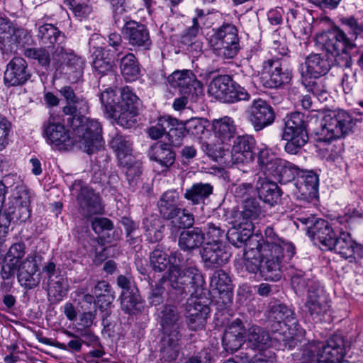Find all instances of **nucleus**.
<instances>
[{"label":"nucleus","mask_w":363,"mask_h":363,"mask_svg":"<svg viewBox=\"0 0 363 363\" xmlns=\"http://www.w3.org/2000/svg\"><path fill=\"white\" fill-rule=\"evenodd\" d=\"M120 302L121 310L128 315H138L145 310V302L141 298L138 289L121 294Z\"/></svg>","instance_id":"34"},{"label":"nucleus","mask_w":363,"mask_h":363,"mask_svg":"<svg viewBox=\"0 0 363 363\" xmlns=\"http://www.w3.org/2000/svg\"><path fill=\"white\" fill-rule=\"evenodd\" d=\"M160 318L164 335L180 333L179 331L180 316L175 306H166L161 311Z\"/></svg>","instance_id":"35"},{"label":"nucleus","mask_w":363,"mask_h":363,"mask_svg":"<svg viewBox=\"0 0 363 363\" xmlns=\"http://www.w3.org/2000/svg\"><path fill=\"white\" fill-rule=\"evenodd\" d=\"M249 225L245 230L233 225L226 235L228 241L237 247L245 245L244 267L247 272H259L265 280H279L283 264L295 254L294 245L279 238L271 227L265 229L264 239L253 235Z\"/></svg>","instance_id":"1"},{"label":"nucleus","mask_w":363,"mask_h":363,"mask_svg":"<svg viewBox=\"0 0 363 363\" xmlns=\"http://www.w3.org/2000/svg\"><path fill=\"white\" fill-rule=\"evenodd\" d=\"M210 46L213 52L222 59H233L240 50L238 30L232 23H223L213 30Z\"/></svg>","instance_id":"6"},{"label":"nucleus","mask_w":363,"mask_h":363,"mask_svg":"<svg viewBox=\"0 0 363 363\" xmlns=\"http://www.w3.org/2000/svg\"><path fill=\"white\" fill-rule=\"evenodd\" d=\"M230 253L223 242H206L201 251V258L208 268H214L227 263Z\"/></svg>","instance_id":"16"},{"label":"nucleus","mask_w":363,"mask_h":363,"mask_svg":"<svg viewBox=\"0 0 363 363\" xmlns=\"http://www.w3.org/2000/svg\"><path fill=\"white\" fill-rule=\"evenodd\" d=\"M24 55L26 57L37 60L43 67H48L52 62L50 54L45 48H27L24 51Z\"/></svg>","instance_id":"60"},{"label":"nucleus","mask_w":363,"mask_h":363,"mask_svg":"<svg viewBox=\"0 0 363 363\" xmlns=\"http://www.w3.org/2000/svg\"><path fill=\"white\" fill-rule=\"evenodd\" d=\"M294 313L286 305L275 303L269 306V318L278 323L288 325L293 320Z\"/></svg>","instance_id":"45"},{"label":"nucleus","mask_w":363,"mask_h":363,"mask_svg":"<svg viewBox=\"0 0 363 363\" xmlns=\"http://www.w3.org/2000/svg\"><path fill=\"white\" fill-rule=\"evenodd\" d=\"M241 211L248 218L255 220L261 213V208L259 202L255 199L250 198L243 201Z\"/></svg>","instance_id":"64"},{"label":"nucleus","mask_w":363,"mask_h":363,"mask_svg":"<svg viewBox=\"0 0 363 363\" xmlns=\"http://www.w3.org/2000/svg\"><path fill=\"white\" fill-rule=\"evenodd\" d=\"M18 270V267L15 264H11L9 262L4 260L0 271V277L2 281L0 284V289L5 292H9L13 286L14 282L16 270Z\"/></svg>","instance_id":"46"},{"label":"nucleus","mask_w":363,"mask_h":363,"mask_svg":"<svg viewBox=\"0 0 363 363\" xmlns=\"http://www.w3.org/2000/svg\"><path fill=\"white\" fill-rule=\"evenodd\" d=\"M247 341L249 347L254 350H263L267 345L269 335L260 327L253 325L247 331Z\"/></svg>","instance_id":"44"},{"label":"nucleus","mask_w":363,"mask_h":363,"mask_svg":"<svg viewBox=\"0 0 363 363\" xmlns=\"http://www.w3.org/2000/svg\"><path fill=\"white\" fill-rule=\"evenodd\" d=\"M250 94L246 89L232 81L228 91L226 103H234L242 100H248Z\"/></svg>","instance_id":"61"},{"label":"nucleus","mask_w":363,"mask_h":363,"mask_svg":"<svg viewBox=\"0 0 363 363\" xmlns=\"http://www.w3.org/2000/svg\"><path fill=\"white\" fill-rule=\"evenodd\" d=\"M69 9L80 20L87 18L92 12V6L89 0H71Z\"/></svg>","instance_id":"59"},{"label":"nucleus","mask_w":363,"mask_h":363,"mask_svg":"<svg viewBox=\"0 0 363 363\" xmlns=\"http://www.w3.org/2000/svg\"><path fill=\"white\" fill-rule=\"evenodd\" d=\"M169 121V116L160 117L156 124L151 125L147 129L148 136L152 140H157L162 138L169 127V125H171Z\"/></svg>","instance_id":"57"},{"label":"nucleus","mask_w":363,"mask_h":363,"mask_svg":"<svg viewBox=\"0 0 363 363\" xmlns=\"http://www.w3.org/2000/svg\"><path fill=\"white\" fill-rule=\"evenodd\" d=\"M125 168V176L130 186L135 190V188L141 183L140 174H141V167L138 162L133 160L129 162L128 164L123 166Z\"/></svg>","instance_id":"56"},{"label":"nucleus","mask_w":363,"mask_h":363,"mask_svg":"<svg viewBox=\"0 0 363 363\" xmlns=\"http://www.w3.org/2000/svg\"><path fill=\"white\" fill-rule=\"evenodd\" d=\"M120 69L126 81H134L140 74L138 62L133 53H128L121 59Z\"/></svg>","instance_id":"42"},{"label":"nucleus","mask_w":363,"mask_h":363,"mask_svg":"<svg viewBox=\"0 0 363 363\" xmlns=\"http://www.w3.org/2000/svg\"><path fill=\"white\" fill-rule=\"evenodd\" d=\"M297 221L305 225L308 236L325 250H333L350 262L363 257V247L356 243L350 233L334 230L328 221L313 216L298 218Z\"/></svg>","instance_id":"2"},{"label":"nucleus","mask_w":363,"mask_h":363,"mask_svg":"<svg viewBox=\"0 0 363 363\" xmlns=\"http://www.w3.org/2000/svg\"><path fill=\"white\" fill-rule=\"evenodd\" d=\"M256 140L249 135L238 136L232 147V160L235 163L250 162L255 155Z\"/></svg>","instance_id":"21"},{"label":"nucleus","mask_w":363,"mask_h":363,"mask_svg":"<svg viewBox=\"0 0 363 363\" xmlns=\"http://www.w3.org/2000/svg\"><path fill=\"white\" fill-rule=\"evenodd\" d=\"M110 145L116 152L120 165L125 166L132 162V142L128 137L117 134L112 138Z\"/></svg>","instance_id":"28"},{"label":"nucleus","mask_w":363,"mask_h":363,"mask_svg":"<svg viewBox=\"0 0 363 363\" xmlns=\"http://www.w3.org/2000/svg\"><path fill=\"white\" fill-rule=\"evenodd\" d=\"M113 7V19L115 24L117 27L123 26L124 28L126 27L128 19L130 18L129 11L125 6V4H118L117 5H112Z\"/></svg>","instance_id":"62"},{"label":"nucleus","mask_w":363,"mask_h":363,"mask_svg":"<svg viewBox=\"0 0 363 363\" xmlns=\"http://www.w3.org/2000/svg\"><path fill=\"white\" fill-rule=\"evenodd\" d=\"M30 203L29 190L23 184H19L13 189L6 206H13L15 212L17 213V215H15L16 220L24 222L30 216Z\"/></svg>","instance_id":"15"},{"label":"nucleus","mask_w":363,"mask_h":363,"mask_svg":"<svg viewBox=\"0 0 363 363\" xmlns=\"http://www.w3.org/2000/svg\"><path fill=\"white\" fill-rule=\"evenodd\" d=\"M15 215L17 213L12 206H6L4 212L2 208H0V238L5 237L9 233L11 221L16 219Z\"/></svg>","instance_id":"58"},{"label":"nucleus","mask_w":363,"mask_h":363,"mask_svg":"<svg viewBox=\"0 0 363 363\" xmlns=\"http://www.w3.org/2000/svg\"><path fill=\"white\" fill-rule=\"evenodd\" d=\"M59 92L67 102L66 106L62 108L65 115L72 118L78 114H84L88 112V102L83 96H77L72 86H64L59 90Z\"/></svg>","instance_id":"24"},{"label":"nucleus","mask_w":363,"mask_h":363,"mask_svg":"<svg viewBox=\"0 0 363 363\" xmlns=\"http://www.w3.org/2000/svg\"><path fill=\"white\" fill-rule=\"evenodd\" d=\"M182 335L180 333H173L172 335H164L161 340V358L164 361L175 360L179 353Z\"/></svg>","instance_id":"36"},{"label":"nucleus","mask_w":363,"mask_h":363,"mask_svg":"<svg viewBox=\"0 0 363 363\" xmlns=\"http://www.w3.org/2000/svg\"><path fill=\"white\" fill-rule=\"evenodd\" d=\"M36 253H30L19 264L17 279L19 284L26 290L36 288L41 281Z\"/></svg>","instance_id":"11"},{"label":"nucleus","mask_w":363,"mask_h":363,"mask_svg":"<svg viewBox=\"0 0 363 363\" xmlns=\"http://www.w3.org/2000/svg\"><path fill=\"white\" fill-rule=\"evenodd\" d=\"M184 257L179 251L171 252L168 256L157 245L150 255V262L155 272H164L168 267L167 279L172 287L176 290H183L190 285L191 287L201 286L203 279L201 273L195 266H189L182 270Z\"/></svg>","instance_id":"3"},{"label":"nucleus","mask_w":363,"mask_h":363,"mask_svg":"<svg viewBox=\"0 0 363 363\" xmlns=\"http://www.w3.org/2000/svg\"><path fill=\"white\" fill-rule=\"evenodd\" d=\"M43 127V135L48 143L60 147L72 143L69 131L61 123L49 119L44 123Z\"/></svg>","instance_id":"25"},{"label":"nucleus","mask_w":363,"mask_h":363,"mask_svg":"<svg viewBox=\"0 0 363 363\" xmlns=\"http://www.w3.org/2000/svg\"><path fill=\"white\" fill-rule=\"evenodd\" d=\"M245 328L240 319L234 320L225 330L222 344L226 352L238 351L245 342Z\"/></svg>","instance_id":"23"},{"label":"nucleus","mask_w":363,"mask_h":363,"mask_svg":"<svg viewBox=\"0 0 363 363\" xmlns=\"http://www.w3.org/2000/svg\"><path fill=\"white\" fill-rule=\"evenodd\" d=\"M37 37L40 43L48 48L65 44V35L52 24L45 23L38 28Z\"/></svg>","instance_id":"29"},{"label":"nucleus","mask_w":363,"mask_h":363,"mask_svg":"<svg viewBox=\"0 0 363 363\" xmlns=\"http://www.w3.org/2000/svg\"><path fill=\"white\" fill-rule=\"evenodd\" d=\"M210 286L213 291L217 292L223 301H230L233 295L232 281L228 274L223 269L213 272L211 278Z\"/></svg>","instance_id":"26"},{"label":"nucleus","mask_w":363,"mask_h":363,"mask_svg":"<svg viewBox=\"0 0 363 363\" xmlns=\"http://www.w3.org/2000/svg\"><path fill=\"white\" fill-rule=\"evenodd\" d=\"M30 76L26 60L22 57H13L6 66L4 82L7 86H18L26 83Z\"/></svg>","instance_id":"19"},{"label":"nucleus","mask_w":363,"mask_h":363,"mask_svg":"<svg viewBox=\"0 0 363 363\" xmlns=\"http://www.w3.org/2000/svg\"><path fill=\"white\" fill-rule=\"evenodd\" d=\"M303 81L308 91L313 93L319 101H323L328 99L329 93L323 79L319 78L308 81L307 78H303Z\"/></svg>","instance_id":"51"},{"label":"nucleus","mask_w":363,"mask_h":363,"mask_svg":"<svg viewBox=\"0 0 363 363\" xmlns=\"http://www.w3.org/2000/svg\"><path fill=\"white\" fill-rule=\"evenodd\" d=\"M169 122L171 125L167 130L168 140L172 145L179 147L185 136L186 129L183 123H179L175 118L169 116Z\"/></svg>","instance_id":"47"},{"label":"nucleus","mask_w":363,"mask_h":363,"mask_svg":"<svg viewBox=\"0 0 363 363\" xmlns=\"http://www.w3.org/2000/svg\"><path fill=\"white\" fill-rule=\"evenodd\" d=\"M333 62L330 57H325L321 54L309 55L301 65L302 78L319 79L329 72Z\"/></svg>","instance_id":"14"},{"label":"nucleus","mask_w":363,"mask_h":363,"mask_svg":"<svg viewBox=\"0 0 363 363\" xmlns=\"http://www.w3.org/2000/svg\"><path fill=\"white\" fill-rule=\"evenodd\" d=\"M213 186L208 183H195L186 189L184 197L194 205L203 203L213 193Z\"/></svg>","instance_id":"39"},{"label":"nucleus","mask_w":363,"mask_h":363,"mask_svg":"<svg viewBox=\"0 0 363 363\" xmlns=\"http://www.w3.org/2000/svg\"><path fill=\"white\" fill-rule=\"evenodd\" d=\"M69 57L74 60V64L77 66V68H80V57L74 55L72 50L65 49L64 44H60L55 48L52 53V65L56 69L64 68Z\"/></svg>","instance_id":"43"},{"label":"nucleus","mask_w":363,"mask_h":363,"mask_svg":"<svg viewBox=\"0 0 363 363\" xmlns=\"http://www.w3.org/2000/svg\"><path fill=\"white\" fill-rule=\"evenodd\" d=\"M205 121L201 118H191L184 125L186 131L194 136L200 138L206 130Z\"/></svg>","instance_id":"63"},{"label":"nucleus","mask_w":363,"mask_h":363,"mask_svg":"<svg viewBox=\"0 0 363 363\" xmlns=\"http://www.w3.org/2000/svg\"><path fill=\"white\" fill-rule=\"evenodd\" d=\"M313 19L311 14L303 9H290L287 16V21L293 23L295 37L303 40L311 37L313 28L311 21Z\"/></svg>","instance_id":"22"},{"label":"nucleus","mask_w":363,"mask_h":363,"mask_svg":"<svg viewBox=\"0 0 363 363\" xmlns=\"http://www.w3.org/2000/svg\"><path fill=\"white\" fill-rule=\"evenodd\" d=\"M201 29L198 18H192V25L182 33L181 43L186 46L189 52L197 53L202 50V43L196 38Z\"/></svg>","instance_id":"38"},{"label":"nucleus","mask_w":363,"mask_h":363,"mask_svg":"<svg viewBox=\"0 0 363 363\" xmlns=\"http://www.w3.org/2000/svg\"><path fill=\"white\" fill-rule=\"evenodd\" d=\"M205 240L204 233L200 228L194 227L183 230L179 238V246L184 251H193L201 247Z\"/></svg>","instance_id":"33"},{"label":"nucleus","mask_w":363,"mask_h":363,"mask_svg":"<svg viewBox=\"0 0 363 363\" xmlns=\"http://www.w3.org/2000/svg\"><path fill=\"white\" fill-rule=\"evenodd\" d=\"M100 101L108 116L115 119L116 108L118 101L116 91L111 87L106 89L101 93Z\"/></svg>","instance_id":"50"},{"label":"nucleus","mask_w":363,"mask_h":363,"mask_svg":"<svg viewBox=\"0 0 363 363\" xmlns=\"http://www.w3.org/2000/svg\"><path fill=\"white\" fill-rule=\"evenodd\" d=\"M340 21L344 26L342 30L347 32V38H349L351 43H353L357 36L363 33V24L359 23L357 19L352 16L342 18Z\"/></svg>","instance_id":"53"},{"label":"nucleus","mask_w":363,"mask_h":363,"mask_svg":"<svg viewBox=\"0 0 363 363\" xmlns=\"http://www.w3.org/2000/svg\"><path fill=\"white\" fill-rule=\"evenodd\" d=\"M211 128L215 137L218 138V142L220 143L229 141L234 137L236 131L234 121L228 116L214 119Z\"/></svg>","instance_id":"32"},{"label":"nucleus","mask_w":363,"mask_h":363,"mask_svg":"<svg viewBox=\"0 0 363 363\" xmlns=\"http://www.w3.org/2000/svg\"><path fill=\"white\" fill-rule=\"evenodd\" d=\"M231 82L232 79L229 75L218 76L210 82L208 91L216 99L226 103Z\"/></svg>","instance_id":"40"},{"label":"nucleus","mask_w":363,"mask_h":363,"mask_svg":"<svg viewBox=\"0 0 363 363\" xmlns=\"http://www.w3.org/2000/svg\"><path fill=\"white\" fill-rule=\"evenodd\" d=\"M185 311L186 317L199 315L203 312L205 315H208L210 313V308L206 301L202 298L196 296H191L187 299Z\"/></svg>","instance_id":"48"},{"label":"nucleus","mask_w":363,"mask_h":363,"mask_svg":"<svg viewBox=\"0 0 363 363\" xmlns=\"http://www.w3.org/2000/svg\"><path fill=\"white\" fill-rule=\"evenodd\" d=\"M178 194L174 191H167L160 197L157 206L160 214L165 219H172L181 213L177 205Z\"/></svg>","instance_id":"31"},{"label":"nucleus","mask_w":363,"mask_h":363,"mask_svg":"<svg viewBox=\"0 0 363 363\" xmlns=\"http://www.w3.org/2000/svg\"><path fill=\"white\" fill-rule=\"evenodd\" d=\"M263 154L262 152L259 157L262 171L267 176L279 177L284 161L274 156L264 158Z\"/></svg>","instance_id":"49"},{"label":"nucleus","mask_w":363,"mask_h":363,"mask_svg":"<svg viewBox=\"0 0 363 363\" xmlns=\"http://www.w3.org/2000/svg\"><path fill=\"white\" fill-rule=\"evenodd\" d=\"M281 139L286 141L284 150L291 155H296L303 147L308 140L307 131L283 130Z\"/></svg>","instance_id":"37"},{"label":"nucleus","mask_w":363,"mask_h":363,"mask_svg":"<svg viewBox=\"0 0 363 363\" xmlns=\"http://www.w3.org/2000/svg\"><path fill=\"white\" fill-rule=\"evenodd\" d=\"M275 119L273 108L264 100H254L249 111V121L255 130L259 131L272 124Z\"/></svg>","instance_id":"12"},{"label":"nucleus","mask_w":363,"mask_h":363,"mask_svg":"<svg viewBox=\"0 0 363 363\" xmlns=\"http://www.w3.org/2000/svg\"><path fill=\"white\" fill-rule=\"evenodd\" d=\"M318 175L313 171H309L297 180L294 194L298 200L311 203L318 197Z\"/></svg>","instance_id":"17"},{"label":"nucleus","mask_w":363,"mask_h":363,"mask_svg":"<svg viewBox=\"0 0 363 363\" xmlns=\"http://www.w3.org/2000/svg\"><path fill=\"white\" fill-rule=\"evenodd\" d=\"M168 82L172 86L178 88L182 95H197L202 90L201 82L190 70L175 71L169 77Z\"/></svg>","instance_id":"13"},{"label":"nucleus","mask_w":363,"mask_h":363,"mask_svg":"<svg viewBox=\"0 0 363 363\" xmlns=\"http://www.w3.org/2000/svg\"><path fill=\"white\" fill-rule=\"evenodd\" d=\"M140 99L129 86L123 87L116 105L115 120L117 124L125 128L132 127L136 123Z\"/></svg>","instance_id":"8"},{"label":"nucleus","mask_w":363,"mask_h":363,"mask_svg":"<svg viewBox=\"0 0 363 363\" xmlns=\"http://www.w3.org/2000/svg\"><path fill=\"white\" fill-rule=\"evenodd\" d=\"M307 131L306 125L304 121V116L300 112H294L286 116L284 118V127L283 130Z\"/></svg>","instance_id":"55"},{"label":"nucleus","mask_w":363,"mask_h":363,"mask_svg":"<svg viewBox=\"0 0 363 363\" xmlns=\"http://www.w3.org/2000/svg\"><path fill=\"white\" fill-rule=\"evenodd\" d=\"M143 223L147 240L150 242H156L162 239L164 227L157 216L152 215L145 218Z\"/></svg>","instance_id":"41"},{"label":"nucleus","mask_w":363,"mask_h":363,"mask_svg":"<svg viewBox=\"0 0 363 363\" xmlns=\"http://www.w3.org/2000/svg\"><path fill=\"white\" fill-rule=\"evenodd\" d=\"M261 79L267 88H277L288 84L291 75L287 70H283L281 63L278 59H268L262 65Z\"/></svg>","instance_id":"10"},{"label":"nucleus","mask_w":363,"mask_h":363,"mask_svg":"<svg viewBox=\"0 0 363 363\" xmlns=\"http://www.w3.org/2000/svg\"><path fill=\"white\" fill-rule=\"evenodd\" d=\"M67 120L78 138L80 148L84 152L90 155L102 146V127L97 120L86 118L82 114Z\"/></svg>","instance_id":"4"},{"label":"nucleus","mask_w":363,"mask_h":363,"mask_svg":"<svg viewBox=\"0 0 363 363\" xmlns=\"http://www.w3.org/2000/svg\"><path fill=\"white\" fill-rule=\"evenodd\" d=\"M26 247L24 242L13 243L5 254L4 260L19 267V264L23 261V259L26 255Z\"/></svg>","instance_id":"52"},{"label":"nucleus","mask_w":363,"mask_h":363,"mask_svg":"<svg viewBox=\"0 0 363 363\" xmlns=\"http://www.w3.org/2000/svg\"><path fill=\"white\" fill-rule=\"evenodd\" d=\"M72 191L77 194L76 199L79 211L84 217H91L103 212L100 196L94 190L84 186L81 180H76L72 185Z\"/></svg>","instance_id":"9"},{"label":"nucleus","mask_w":363,"mask_h":363,"mask_svg":"<svg viewBox=\"0 0 363 363\" xmlns=\"http://www.w3.org/2000/svg\"><path fill=\"white\" fill-rule=\"evenodd\" d=\"M353 121L350 115L343 111H333L325 115L321 128L318 132V140L330 142L347 135L352 128Z\"/></svg>","instance_id":"7"},{"label":"nucleus","mask_w":363,"mask_h":363,"mask_svg":"<svg viewBox=\"0 0 363 363\" xmlns=\"http://www.w3.org/2000/svg\"><path fill=\"white\" fill-rule=\"evenodd\" d=\"M128 44L135 48L148 50L152 45L150 33L144 24L131 21L123 29Z\"/></svg>","instance_id":"18"},{"label":"nucleus","mask_w":363,"mask_h":363,"mask_svg":"<svg viewBox=\"0 0 363 363\" xmlns=\"http://www.w3.org/2000/svg\"><path fill=\"white\" fill-rule=\"evenodd\" d=\"M305 306L315 322H322L330 311V306L323 295L320 288L309 289Z\"/></svg>","instance_id":"20"},{"label":"nucleus","mask_w":363,"mask_h":363,"mask_svg":"<svg viewBox=\"0 0 363 363\" xmlns=\"http://www.w3.org/2000/svg\"><path fill=\"white\" fill-rule=\"evenodd\" d=\"M257 189L259 198L271 206L277 204L281 198V191L277 183L260 178L257 181Z\"/></svg>","instance_id":"30"},{"label":"nucleus","mask_w":363,"mask_h":363,"mask_svg":"<svg viewBox=\"0 0 363 363\" xmlns=\"http://www.w3.org/2000/svg\"><path fill=\"white\" fill-rule=\"evenodd\" d=\"M93 67L99 74H107L112 79H115V75L112 72L113 61L110 57H104V52L96 56L93 61Z\"/></svg>","instance_id":"54"},{"label":"nucleus","mask_w":363,"mask_h":363,"mask_svg":"<svg viewBox=\"0 0 363 363\" xmlns=\"http://www.w3.org/2000/svg\"><path fill=\"white\" fill-rule=\"evenodd\" d=\"M317 45L324 51L328 57L338 65L343 62L344 65L348 64L347 49H352L354 45L350 42L346 33L337 27L318 33L315 38Z\"/></svg>","instance_id":"5"},{"label":"nucleus","mask_w":363,"mask_h":363,"mask_svg":"<svg viewBox=\"0 0 363 363\" xmlns=\"http://www.w3.org/2000/svg\"><path fill=\"white\" fill-rule=\"evenodd\" d=\"M148 155L151 160L165 169L169 168L175 161V153L170 145L161 142L156 143L150 147Z\"/></svg>","instance_id":"27"}]
</instances>
